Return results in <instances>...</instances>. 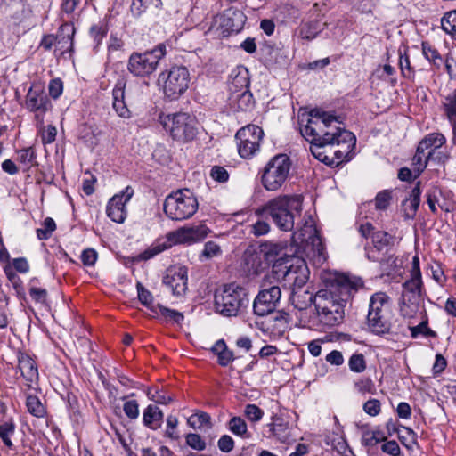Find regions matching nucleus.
I'll list each match as a JSON object with an SVG mask.
<instances>
[{
    "label": "nucleus",
    "mask_w": 456,
    "mask_h": 456,
    "mask_svg": "<svg viewBox=\"0 0 456 456\" xmlns=\"http://www.w3.org/2000/svg\"><path fill=\"white\" fill-rule=\"evenodd\" d=\"M165 54L166 46L163 44L151 51L133 53L128 60L127 69L135 77H149L157 69L160 59Z\"/></svg>",
    "instance_id": "9d476101"
},
{
    "label": "nucleus",
    "mask_w": 456,
    "mask_h": 456,
    "mask_svg": "<svg viewBox=\"0 0 456 456\" xmlns=\"http://www.w3.org/2000/svg\"><path fill=\"white\" fill-rule=\"evenodd\" d=\"M338 123V120L336 121H329V127L325 129L323 137H330L327 142H322V143H328L330 146H335V142L340 141V134L343 132H349L348 130H346L345 128H341L337 126L335 124Z\"/></svg>",
    "instance_id": "a19ab883"
},
{
    "label": "nucleus",
    "mask_w": 456,
    "mask_h": 456,
    "mask_svg": "<svg viewBox=\"0 0 456 456\" xmlns=\"http://www.w3.org/2000/svg\"><path fill=\"white\" fill-rule=\"evenodd\" d=\"M26 407L28 411L36 418H44L47 414L45 406L37 395H28L27 396Z\"/></svg>",
    "instance_id": "473e14b6"
},
{
    "label": "nucleus",
    "mask_w": 456,
    "mask_h": 456,
    "mask_svg": "<svg viewBox=\"0 0 456 456\" xmlns=\"http://www.w3.org/2000/svg\"><path fill=\"white\" fill-rule=\"evenodd\" d=\"M302 210L301 197L297 195H280L264 206L256 209L255 215H268L275 225L281 231H292L295 224V214Z\"/></svg>",
    "instance_id": "7ed1b4c3"
},
{
    "label": "nucleus",
    "mask_w": 456,
    "mask_h": 456,
    "mask_svg": "<svg viewBox=\"0 0 456 456\" xmlns=\"http://www.w3.org/2000/svg\"><path fill=\"white\" fill-rule=\"evenodd\" d=\"M37 154L33 147L24 148L18 151V160L20 163L28 165H34L36 162Z\"/></svg>",
    "instance_id": "5fc2aeb1"
},
{
    "label": "nucleus",
    "mask_w": 456,
    "mask_h": 456,
    "mask_svg": "<svg viewBox=\"0 0 456 456\" xmlns=\"http://www.w3.org/2000/svg\"><path fill=\"white\" fill-rule=\"evenodd\" d=\"M248 305V290L235 282L224 284L215 292V310L223 316H237L246 310Z\"/></svg>",
    "instance_id": "20e7f679"
},
{
    "label": "nucleus",
    "mask_w": 456,
    "mask_h": 456,
    "mask_svg": "<svg viewBox=\"0 0 456 456\" xmlns=\"http://www.w3.org/2000/svg\"><path fill=\"white\" fill-rule=\"evenodd\" d=\"M348 366L351 371L362 373L366 370V361L362 354H353L348 361Z\"/></svg>",
    "instance_id": "8fccbe9b"
},
{
    "label": "nucleus",
    "mask_w": 456,
    "mask_h": 456,
    "mask_svg": "<svg viewBox=\"0 0 456 456\" xmlns=\"http://www.w3.org/2000/svg\"><path fill=\"white\" fill-rule=\"evenodd\" d=\"M422 53L426 59H428L434 66L440 68L444 63V59L437 51L429 42L422 43Z\"/></svg>",
    "instance_id": "e433bc0d"
},
{
    "label": "nucleus",
    "mask_w": 456,
    "mask_h": 456,
    "mask_svg": "<svg viewBox=\"0 0 456 456\" xmlns=\"http://www.w3.org/2000/svg\"><path fill=\"white\" fill-rule=\"evenodd\" d=\"M270 431L272 435L275 436L278 440L284 442L288 438L287 430L289 428V423L285 421L281 417L277 415L272 418V423L269 424Z\"/></svg>",
    "instance_id": "2f4dec72"
},
{
    "label": "nucleus",
    "mask_w": 456,
    "mask_h": 456,
    "mask_svg": "<svg viewBox=\"0 0 456 456\" xmlns=\"http://www.w3.org/2000/svg\"><path fill=\"white\" fill-rule=\"evenodd\" d=\"M187 274L186 266L170 267L163 277V283L171 289L173 295L181 296L187 289Z\"/></svg>",
    "instance_id": "f3484780"
},
{
    "label": "nucleus",
    "mask_w": 456,
    "mask_h": 456,
    "mask_svg": "<svg viewBox=\"0 0 456 456\" xmlns=\"http://www.w3.org/2000/svg\"><path fill=\"white\" fill-rule=\"evenodd\" d=\"M443 108L448 119L456 121V89L444 98Z\"/></svg>",
    "instance_id": "79ce46f5"
},
{
    "label": "nucleus",
    "mask_w": 456,
    "mask_h": 456,
    "mask_svg": "<svg viewBox=\"0 0 456 456\" xmlns=\"http://www.w3.org/2000/svg\"><path fill=\"white\" fill-rule=\"evenodd\" d=\"M286 246L281 243H273V242H265L261 244L260 246V253L265 258V260L268 263H273V268L275 264H283L282 265H289L292 260L297 259L298 257H286L283 258V256L286 255Z\"/></svg>",
    "instance_id": "aec40b11"
},
{
    "label": "nucleus",
    "mask_w": 456,
    "mask_h": 456,
    "mask_svg": "<svg viewBox=\"0 0 456 456\" xmlns=\"http://www.w3.org/2000/svg\"><path fill=\"white\" fill-rule=\"evenodd\" d=\"M42 226V228H37L36 230L37 236L40 240H48L52 236V233L56 230V224L52 217H46L44 220Z\"/></svg>",
    "instance_id": "de8ad7c7"
},
{
    "label": "nucleus",
    "mask_w": 456,
    "mask_h": 456,
    "mask_svg": "<svg viewBox=\"0 0 456 456\" xmlns=\"http://www.w3.org/2000/svg\"><path fill=\"white\" fill-rule=\"evenodd\" d=\"M264 132L256 125H248L239 129L235 134L239 155L251 159L260 149Z\"/></svg>",
    "instance_id": "f8f14e48"
},
{
    "label": "nucleus",
    "mask_w": 456,
    "mask_h": 456,
    "mask_svg": "<svg viewBox=\"0 0 456 456\" xmlns=\"http://www.w3.org/2000/svg\"><path fill=\"white\" fill-rule=\"evenodd\" d=\"M421 182L418 181L408 198L403 200L401 208L405 219H413L420 203Z\"/></svg>",
    "instance_id": "4be33fe9"
},
{
    "label": "nucleus",
    "mask_w": 456,
    "mask_h": 456,
    "mask_svg": "<svg viewBox=\"0 0 456 456\" xmlns=\"http://www.w3.org/2000/svg\"><path fill=\"white\" fill-rule=\"evenodd\" d=\"M421 300H423V293H402V313L404 315L411 316L413 313L417 312Z\"/></svg>",
    "instance_id": "cd10ccee"
},
{
    "label": "nucleus",
    "mask_w": 456,
    "mask_h": 456,
    "mask_svg": "<svg viewBox=\"0 0 456 456\" xmlns=\"http://www.w3.org/2000/svg\"><path fill=\"white\" fill-rule=\"evenodd\" d=\"M403 293H423V282L420 278L411 277L403 283Z\"/></svg>",
    "instance_id": "3c124183"
},
{
    "label": "nucleus",
    "mask_w": 456,
    "mask_h": 456,
    "mask_svg": "<svg viewBox=\"0 0 456 456\" xmlns=\"http://www.w3.org/2000/svg\"><path fill=\"white\" fill-rule=\"evenodd\" d=\"M187 230L191 244L202 240L209 232V229L203 224L187 226Z\"/></svg>",
    "instance_id": "09e8293b"
},
{
    "label": "nucleus",
    "mask_w": 456,
    "mask_h": 456,
    "mask_svg": "<svg viewBox=\"0 0 456 456\" xmlns=\"http://www.w3.org/2000/svg\"><path fill=\"white\" fill-rule=\"evenodd\" d=\"M228 429L235 436L248 439L251 434L248 432V425L244 419L240 416H234L227 423Z\"/></svg>",
    "instance_id": "7c9ffc66"
},
{
    "label": "nucleus",
    "mask_w": 456,
    "mask_h": 456,
    "mask_svg": "<svg viewBox=\"0 0 456 456\" xmlns=\"http://www.w3.org/2000/svg\"><path fill=\"white\" fill-rule=\"evenodd\" d=\"M178 419L175 416L169 415L167 418V429L165 436L172 440H178L180 436L176 431Z\"/></svg>",
    "instance_id": "052dcab7"
},
{
    "label": "nucleus",
    "mask_w": 456,
    "mask_h": 456,
    "mask_svg": "<svg viewBox=\"0 0 456 456\" xmlns=\"http://www.w3.org/2000/svg\"><path fill=\"white\" fill-rule=\"evenodd\" d=\"M441 28L456 40V10L446 12L441 19Z\"/></svg>",
    "instance_id": "58836bf2"
},
{
    "label": "nucleus",
    "mask_w": 456,
    "mask_h": 456,
    "mask_svg": "<svg viewBox=\"0 0 456 456\" xmlns=\"http://www.w3.org/2000/svg\"><path fill=\"white\" fill-rule=\"evenodd\" d=\"M395 237L385 231H379L372 237V241L364 245L366 257L378 262L383 272L389 273L396 265L394 254Z\"/></svg>",
    "instance_id": "39448f33"
},
{
    "label": "nucleus",
    "mask_w": 456,
    "mask_h": 456,
    "mask_svg": "<svg viewBox=\"0 0 456 456\" xmlns=\"http://www.w3.org/2000/svg\"><path fill=\"white\" fill-rule=\"evenodd\" d=\"M221 252L219 245L210 240L205 243L202 256L208 259L219 256Z\"/></svg>",
    "instance_id": "0e129e2a"
},
{
    "label": "nucleus",
    "mask_w": 456,
    "mask_h": 456,
    "mask_svg": "<svg viewBox=\"0 0 456 456\" xmlns=\"http://www.w3.org/2000/svg\"><path fill=\"white\" fill-rule=\"evenodd\" d=\"M446 142L444 135L441 133H431L426 135L419 143L420 151H426L430 147L438 149Z\"/></svg>",
    "instance_id": "f704fd0d"
},
{
    "label": "nucleus",
    "mask_w": 456,
    "mask_h": 456,
    "mask_svg": "<svg viewBox=\"0 0 456 456\" xmlns=\"http://www.w3.org/2000/svg\"><path fill=\"white\" fill-rule=\"evenodd\" d=\"M354 387L361 394H374L376 392L375 384L370 378H362L354 382Z\"/></svg>",
    "instance_id": "4d7b16f0"
},
{
    "label": "nucleus",
    "mask_w": 456,
    "mask_h": 456,
    "mask_svg": "<svg viewBox=\"0 0 456 456\" xmlns=\"http://www.w3.org/2000/svg\"><path fill=\"white\" fill-rule=\"evenodd\" d=\"M291 160L287 154H277L265 165L261 181L264 188L276 191L286 183L291 168Z\"/></svg>",
    "instance_id": "1a4fd4ad"
},
{
    "label": "nucleus",
    "mask_w": 456,
    "mask_h": 456,
    "mask_svg": "<svg viewBox=\"0 0 456 456\" xmlns=\"http://www.w3.org/2000/svg\"><path fill=\"white\" fill-rule=\"evenodd\" d=\"M270 232V224L264 220H258L250 225V232L256 237L263 236Z\"/></svg>",
    "instance_id": "680f3d73"
},
{
    "label": "nucleus",
    "mask_w": 456,
    "mask_h": 456,
    "mask_svg": "<svg viewBox=\"0 0 456 456\" xmlns=\"http://www.w3.org/2000/svg\"><path fill=\"white\" fill-rule=\"evenodd\" d=\"M391 314H368L367 325L373 333L382 335L388 333L391 329Z\"/></svg>",
    "instance_id": "393cba45"
},
{
    "label": "nucleus",
    "mask_w": 456,
    "mask_h": 456,
    "mask_svg": "<svg viewBox=\"0 0 456 456\" xmlns=\"http://www.w3.org/2000/svg\"><path fill=\"white\" fill-rule=\"evenodd\" d=\"M134 195V189L131 186L126 187L120 193L114 195L108 202L107 216L118 224H122L126 218L127 211L126 204Z\"/></svg>",
    "instance_id": "dca6fc26"
},
{
    "label": "nucleus",
    "mask_w": 456,
    "mask_h": 456,
    "mask_svg": "<svg viewBox=\"0 0 456 456\" xmlns=\"http://www.w3.org/2000/svg\"><path fill=\"white\" fill-rule=\"evenodd\" d=\"M243 261L244 270L248 276L258 275L266 268V265L263 261V256L260 252L246 251Z\"/></svg>",
    "instance_id": "b1692460"
},
{
    "label": "nucleus",
    "mask_w": 456,
    "mask_h": 456,
    "mask_svg": "<svg viewBox=\"0 0 456 456\" xmlns=\"http://www.w3.org/2000/svg\"><path fill=\"white\" fill-rule=\"evenodd\" d=\"M399 67L402 75L406 78H411L414 75V70L411 66L409 56L399 52Z\"/></svg>",
    "instance_id": "bf43d9fd"
},
{
    "label": "nucleus",
    "mask_w": 456,
    "mask_h": 456,
    "mask_svg": "<svg viewBox=\"0 0 456 456\" xmlns=\"http://www.w3.org/2000/svg\"><path fill=\"white\" fill-rule=\"evenodd\" d=\"M211 351L217 355V362L223 367L229 365L234 359L233 352L228 349L224 339L217 340L212 346Z\"/></svg>",
    "instance_id": "c756f323"
},
{
    "label": "nucleus",
    "mask_w": 456,
    "mask_h": 456,
    "mask_svg": "<svg viewBox=\"0 0 456 456\" xmlns=\"http://www.w3.org/2000/svg\"><path fill=\"white\" fill-rule=\"evenodd\" d=\"M310 151L314 157L328 167H333V164L335 162L330 159V156H329L324 150V147L329 144L322 143V142H310Z\"/></svg>",
    "instance_id": "c9c22d12"
},
{
    "label": "nucleus",
    "mask_w": 456,
    "mask_h": 456,
    "mask_svg": "<svg viewBox=\"0 0 456 456\" xmlns=\"http://www.w3.org/2000/svg\"><path fill=\"white\" fill-rule=\"evenodd\" d=\"M136 289L139 301L148 307L153 314H158L157 305H153V296L151 291L146 289L141 282H137Z\"/></svg>",
    "instance_id": "c03bdc74"
},
{
    "label": "nucleus",
    "mask_w": 456,
    "mask_h": 456,
    "mask_svg": "<svg viewBox=\"0 0 456 456\" xmlns=\"http://www.w3.org/2000/svg\"><path fill=\"white\" fill-rule=\"evenodd\" d=\"M15 428L16 425L12 418L3 420L0 424V438L8 448H12L13 446L11 437L14 435Z\"/></svg>",
    "instance_id": "72a5a7b5"
},
{
    "label": "nucleus",
    "mask_w": 456,
    "mask_h": 456,
    "mask_svg": "<svg viewBox=\"0 0 456 456\" xmlns=\"http://www.w3.org/2000/svg\"><path fill=\"white\" fill-rule=\"evenodd\" d=\"M125 88L126 81L123 78L118 79L112 90V106L119 117L127 118H130V110L125 102Z\"/></svg>",
    "instance_id": "5701e85b"
},
{
    "label": "nucleus",
    "mask_w": 456,
    "mask_h": 456,
    "mask_svg": "<svg viewBox=\"0 0 456 456\" xmlns=\"http://www.w3.org/2000/svg\"><path fill=\"white\" fill-rule=\"evenodd\" d=\"M356 283L342 276L334 281L329 289L315 294L314 314L318 323L325 327L340 324L345 317V305L356 291Z\"/></svg>",
    "instance_id": "f257e3e1"
},
{
    "label": "nucleus",
    "mask_w": 456,
    "mask_h": 456,
    "mask_svg": "<svg viewBox=\"0 0 456 456\" xmlns=\"http://www.w3.org/2000/svg\"><path fill=\"white\" fill-rule=\"evenodd\" d=\"M159 120L174 140L187 142L192 141L197 135L195 119L185 112L167 115L161 113Z\"/></svg>",
    "instance_id": "6e6552de"
},
{
    "label": "nucleus",
    "mask_w": 456,
    "mask_h": 456,
    "mask_svg": "<svg viewBox=\"0 0 456 456\" xmlns=\"http://www.w3.org/2000/svg\"><path fill=\"white\" fill-rule=\"evenodd\" d=\"M26 107L35 113L37 120L43 122L44 115L52 109V102L40 86H31L26 95Z\"/></svg>",
    "instance_id": "2eb2a0df"
},
{
    "label": "nucleus",
    "mask_w": 456,
    "mask_h": 456,
    "mask_svg": "<svg viewBox=\"0 0 456 456\" xmlns=\"http://www.w3.org/2000/svg\"><path fill=\"white\" fill-rule=\"evenodd\" d=\"M329 121H336V117L320 109H314L308 113L298 117L301 135L310 142H327L329 137H323Z\"/></svg>",
    "instance_id": "0eeeda50"
},
{
    "label": "nucleus",
    "mask_w": 456,
    "mask_h": 456,
    "mask_svg": "<svg viewBox=\"0 0 456 456\" xmlns=\"http://www.w3.org/2000/svg\"><path fill=\"white\" fill-rule=\"evenodd\" d=\"M147 396L150 400L159 404L167 405L173 401V396L167 392L159 389L158 387H151L147 391Z\"/></svg>",
    "instance_id": "37998d69"
},
{
    "label": "nucleus",
    "mask_w": 456,
    "mask_h": 456,
    "mask_svg": "<svg viewBox=\"0 0 456 456\" xmlns=\"http://www.w3.org/2000/svg\"><path fill=\"white\" fill-rule=\"evenodd\" d=\"M75 27L71 22H65L60 26L56 35V46L61 54L66 52L73 51V39L75 36Z\"/></svg>",
    "instance_id": "412c9836"
},
{
    "label": "nucleus",
    "mask_w": 456,
    "mask_h": 456,
    "mask_svg": "<svg viewBox=\"0 0 456 456\" xmlns=\"http://www.w3.org/2000/svg\"><path fill=\"white\" fill-rule=\"evenodd\" d=\"M282 265L275 264L273 273L291 289L290 301L294 307L299 311L306 310L312 304L314 305L315 295L306 286L310 272L305 261L297 258L287 266Z\"/></svg>",
    "instance_id": "f03ea898"
},
{
    "label": "nucleus",
    "mask_w": 456,
    "mask_h": 456,
    "mask_svg": "<svg viewBox=\"0 0 456 456\" xmlns=\"http://www.w3.org/2000/svg\"><path fill=\"white\" fill-rule=\"evenodd\" d=\"M188 424L193 428H200L203 426H208L209 428H212L211 417L208 413L204 411L191 415L188 419Z\"/></svg>",
    "instance_id": "a18cd8bd"
},
{
    "label": "nucleus",
    "mask_w": 456,
    "mask_h": 456,
    "mask_svg": "<svg viewBox=\"0 0 456 456\" xmlns=\"http://www.w3.org/2000/svg\"><path fill=\"white\" fill-rule=\"evenodd\" d=\"M339 136L340 141L335 142L338 149L333 150L332 156H330V159L335 162L333 167L348 162L352 159L351 152L355 147L356 138L353 133L343 132Z\"/></svg>",
    "instance_id": "a211bd4d"
},
{
    "label": "nucleus",
    "mask_w": 456,
    "mask_h": 456,
    "mask_svg": "<svg viewBox=\"0 0 456 456\" xmlns=\"http://www.w3.org/2000/svg\"><path fill=\"white\" fill-rule=\"evenodd\" d=\"M164 414L162 411L156 405H148L142 412V423L145 427L157 430L163 422Z\"/></svg>",
    "instance_id": "a878e982"
},
{
    "label": "nucleus",
    "mask_w": 456,
    "mask_h": 456,
    "mask_svg": "<svg viewBox=\"0 0 456 456\" xmlns=\"http://www.w3.org/2000/svg\"><path fill=\"white\" fill-rule=\"evenodd\" d=\"M164 212L172 220L183 221L191 217L199 208L195 195L189 189L169 194L164 201Z\"/></svg>",
    "instance_id": "423d86ee"
},
{
    "label": "nucleus",
    "mask_w": 456,
    "mask_h": 456,
    "mask_svg": "<svg viewBox=\"0 0 456 456\" xmlns=\"http://www.w3.org/2000/svg\"><path fill=\"white\" fill-rule=\"evenodd\" d=\"M363 411L370 416H377L381 411V404L378 399H370L363 404Z\"/></svg>",
    "instance_id": "69168bd1"
},
{
    "label": "nucleus",
    "mask_w": 456,
    "mask_h": 456,
    "mask_svg": "<svg viewBox=\"0 0 456 456\" xmlns=\"http://www.w3.org/2000/svg\"><path fill=\"white\" fill-rule=\"evenodd\" d=\"M245 417L252 421L258 422L264 416V411L256 404L248 403L244 409Z\"/></svg>",
    "instance_id": "13d9d810"
},
{
    "label": "nucleus",
    "mask_w": 456,
    "mask_h": 456,
    "mask_svg": "<svg viewBox=\"0 0 456 456\" xmlns=\"http://www.w3.org/2000/svg\"><path fill=\"white\" fill-rule=\"evenodd\" d=\"M388 298V296L384 292L373 294L370 300L368 314H391Z\"/></svg>",
    "instance_id": "bb28decb"
},
{
    "label": "nucleus",
    "mask_w": 456,
    "mask_h": 456,
    "mask_svg": "<svg viewBox=\"0 0 456 456\" xmlns=\"http://www.w3.org/2000/svg\"><path fill=\"white\" fill-rule=\"evenodd\" d=\"M281 297L279 286H271L261 289L253 302V312L258 316H265L273 314Z\"/></svg>",
    "instance_id": "4468645a"
},
{
    "label": "nucleus",
    "mask_w": 456,
    "mask_h": 456,
    "mask_svg": "<svg viewBox=\"0 0 456 456\" xmlns=\"http://www.w3.org/2000/svg\"><path fill=\"white\" fill-rule=\"evenodd\" d=\"M433 151H431L425 157V160H423V155L425 151H420V146L418 145L416 153L412 158V165L414 166V171L417 173L415 177L419 176L427 167L429 159L433 155Z\"/></svg>",
    "instance_id": "ea45409f"
},
{
    "label": "nucleus",
    "mask_w": 456,
    "mask_h": 456,
    "mask_svg": "<svg viewBox=\"0 0 456 456\" xmlns=\"http://www.w3.org/2000/svg\"><path fill=\"white\" fill-rule=\"evenodd\" d=\"M185 442L188 446L196 451H203L206 449L207 444L202 437L196 433H189L185 436Z\"/></svg>",
    "instance_id": "603ef678"
},
{
    "label": "nucleus",
    "mask_w": 456,
    "mask_h": 456,
    "mask_svg": "<svg viewBox=\"0 0 456 456\" xmlns=\"http://www.w3.org/2000/svg\"><path fill=\"white\" fill-rule=\"evenodd\" d=\"M219 450L223 452H230L234 448V440L229 435H223L217 442Z\"/></svg>",
    "instance_id": "774afa93"
},
{
    "label": "nucleus",
    "mask_w": 456,
    "mask_h": 456,
    "mask_svg": "<svg viewBox=\"0 0 456 456\" xmlns=\"http://www.w3.org/2000/svg\"><path fill=\"white\" fill-rule=\"evenodd\" d=\"M175 244H191L187 226L178 228L167 234V241L157 243L145 249L138 256L139 260H149Z\"/></svg>",
    "instance_id": "ddd939ff"
},
{
    "label": "nucleus",
    "mask_w": 456,
    "mask_h": 456,
    "mask_svg": "<svg viewBox=\"0 0 456 456\" xmlns=\"http://www.w3.org/2000/svg\"><path fill=\"white\" fill-rule=\"evenodd\" d=\"M190 73L184 66H173L169 70L159 74V81L164 83L163 92L166 97L177 100L189 87Z\"/></svg>",
    "instance_id": "9b49d317"
},
{
    "label": "nucleus",
    "mask_w": 456,
    "mask_h": 456,
    "mask_svg": "<svg viewBox=\"0 0 456 456\" xmlns=\"http://www.w3.org/2000/svg\"><path fill=\"white\" fill-rule=\"evenodd\" d=\"M18 367L21 376L26 380L28 388L40 391L38 385L39 374L36 362L28 354L20 353L18 355Z\"/></svg>",
    "instance_id": "6ab92c4d"
},
{
    "label": "nucleus",
    "mask_w": 456,
    "mask_h": 456,
    "mask_svg": "<svg viewBox=\"0 0 456 456\" xmlns=\"http://www.w3.org/2000/svg\"><path fill=\"white\" fill-rule=\"evenodd\" d=\"M157 312L158 314H156L157 315H160L161 317L164 318V321L165 322H172L174 323H181L183 319H184V316L183 314V313L181 312H178L176 310H174V309H170V308H167L164 305H161L159 304L157 305Z\"/></svg>",
    "instance_id": "4c0bfd02"
},
{
    "label": "nucleus",
    "mask_w": 456,
    "mask_h": 456,
    "mask_svg": "<svg viewBox=\"0 0 456 456\" xmlns=\"http://www.w3.org/2000/svg\"><path fill=\"white\" fill-rule=\"evenodd\" d=\"M29 296L36 304L47 305L48 292L45 289L31 286L29 288Z\"/></svg>",
    "instance_id": "864d4df0"
},
{
    "label": "nucleus",
    "mask_w": 456,
    "mask_h": 456,
    "mask_svg": "<svg viewBox=\"0 0 456 456\" xmlns=\"http://www.w3.org/2000/svg\"><path fill=\"white\" fill-rule=\"evenodd\" d=\"M392 200L391 191L384 190L379 192L375 198V208L378 210H385L390 205Z\"/></svg>",
    "instance_id": "6e6d98bb"
},
{
    "label": "nucleus",
    "mask_w": 456,
    "mask_h": 456,
    "mask_svg": "<svg viewBox=\"0 0 456 456\" xmlns=\"http://www.w3.org/2000/svg\"><path fill=\"white\" fill-rule=\"evenodd\" d=\"M123 410L130 419H136L139 416V404L135 400H130L124 403Z\"/></svg>",
    "instance_id": "e2e57ef3"
},
{
    "label": "nucleus",
    "mask_w": 456,
    "mask_h": 456,
    "mask_svg": "<svg viewBox=\"0 0 456 456\" xmlns=\"http://www.w3.org/2000/svg\"><path fill=\"white\" fill-rule=\"evenodd\" d=\"M211 177L219 183L227 182L229 179V174L224 167L214 166L210 172Z\"/></svg>",
    "instance_id": "338daca9"
},
{
    "label": "nucleus",
    "mask_w": 456,
    "mask_h": 456,
    "mask_svg": "<svg viewBox=\"0 0 456 456\" xmlns=\"http://www.w3.org/2000/svg\"><path fill=\"white\" fill-rule=\"evenodd\" d=\"M109 32V22L107 19L99 20L97 23L93 24L89 28V37L94 42V48L97 50L102 45L103 38L106 37Z\"/></svg>",
    "instance_id": "c85d7f7f"
},
{
    "label": "nucleus",
    "mask_w": 456,
    "mask_h": 456,
    "mask_svg": "<svg viewBox=\"0 0 456 456\" xmlns=\"http://www.w3.org/2000/svg\"><path fill=\"white\" fill-rule=\"evenodd\" d=\"M411 336L413 338H418L419 335H423L427 338H436L437 333L428 327V320L426 318L419 325L410 327Z\"/></svg>",
    "instance_id": "49530a36"
}]
</instances>
